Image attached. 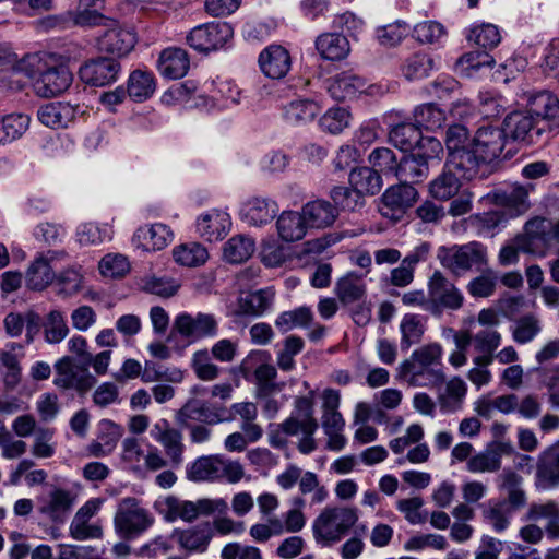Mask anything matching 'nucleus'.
<instances>
[{
  "mask_svg": "<svg viewBox=\"0 0 559 559\" xmlns=\"http://www.w3.org/2000/svg\"><path fill=\"white\" fill-rule=\"evenodd\" d=\"M443 348L439 343H430L415 349L399 366V376L411 386L437 388L444 382L442 370Z\"/></svg>",
  "mask_w": 559,
  "mask_h": 559,
  "instance_id": "f257e3e1",
  "label": "nucleus"
},
{
  "mask_svg": "<svg viewBox=\"0 0 559 559\" xmlns=\"http://www.w3.org/2000/svg\"><path fill=\"white\" fill-rule=\"evenodd\" d=\"M155 508L168 523H173L178 520L190 523L200 516H209L214 513H225L228 509V504L222 498H201L195 501H191L176 496H167L157 500L155 502Z\"/></svg>",
  "mask_w": 559,
  "mask_h": 559,
  "instance_id": "f03ea898",
  "label": "nucleus"
},
{
  "mask_svg": "<svg viewBox=\"0 0 559 559\" xmlns=\"http://www.w3.org/2000/svg\"><path fill=\"white\" fill-rule=\"evenodd\" d=\"M186 476L189 480L239 483L245 476L243 466L238 462L221 454L203 455L186 466Z\"/></svg>",
  "mask_w": 559,
  "mask_h": 559,
  "instance_id": "7ed1b4c3",
  "label": "nucleus"
},
{
  "mask_svg": "<svg viewBox=\"0 0 559 559\" xmlns=\"http://www.w3.org/2000/svg\"><path fill=\"white\" fill-rule=\"evenodd\" d=\"M559 243V221L552 222L544 217H534L526 222L524 230L516 237L521 251L545 257Z\"/></svg>",
  "mask_w": 559,
  "mask_h": 559,
  "instance_id": "20e7f679",
  "label": "nucleus"
},
{
  "mask_svg": "<svg viewBox=\"0 0 559 559\" xmlns=\"http://www.w3.org/2000/svg\"><path fill=\"white\" fill-rule=\"evenodd\" d=\"M154 522V515L133 497L120 500L114 518L115 530L124 538L142 535L153 526Z\"/></svg>",
  "mask_w": 559,
  "mask_h": 559,
  "instance_id": "39448f33",
  "label": "nucleus"
},
{
  "mask_svg": "<svg viewBox=\"0 0 559 559\" xmlns=\"http://www.w3.org/2000/svg\"><path fill=\"white\" fill-rule=\"evenodd\" d=\"M438 259L445 269L456 275L474 266L480 269L488 262L486 247L477 241L450 248L442 247L439 249Z\"/></svg>",
  "mask_w": 559,
  "mask_h": 559,
  "instance_id": "423d86ee",
  "label": "nucleus"
},
{
  "mask_svg": "<svg viewBox=\"0 0 559 559\" xmlns=\"http://www.w3.org/2000/svg\"><path fill=\"white\" fill-rule=\"evenodd\" d=\"M430 313L440 317L443 311H457L464 305L462 290L440 271H435L427 282Z\"/></svg>",
  "mask_w": 559,
  "mask_h": 559,
  "instance_id": "0eeeda50",
  "label": "nucleus"
},
{
  "mask_svg": "<svg viewBox=\"0 0 559 559\" xmlns=\"http://www.w3.org/2000/svg\"><path fill=\"white\" fill-rule=\"evenodd\" d=\"M173 331L189 343H195L215 337L218 334V321L212 313L183 311L175 317Z\"/></svg>",
  "mask_w": 559,
  "mask_h": 559,
  "instance_id": "6e6552de",
  "label": "nucleus"
},
{
  "mask_svg": "<svg viewBox=\"0 0 559 559\" xmlns=\"http://www.w3.org/2000/svg\"><path fill=\"white\" fill-rule=\"evenodd\" d=\"M233 27L227 22H210L193 27L187 35V44L199 52H211L223 48L233 37Z\"/></svg>",
  "mask_w": 559,
  "mask_h": 559,
  "instance_id": "1a4fd4ad",
  "label": "nucleus"
},
{
  "mask_svg": "<svg viewBox=\"0 0 559 559\" xmlns=\"http://www.w3.org/2000/svg\"><path fill=\"white\" fill-rule=\"evenodd\" d=\"M357 519L356 511L350 508L325 509L314 521V535L329 542L340 540Z\"/></svg>",
  "mask_w": 559,
  "mask_h": 559,
  "instance_id": "9d476101",
  "label": "nucleus"
},
{
  "mask_svg": "<svg viewBox=\"0 0 559 559\" xmlns=\"http://www.w3.org/2000/svg\"><path fill=\"white\" fill-rule=\"evenodd\" d=\"M56 377L53 383L59 389L75 390L85 394L96 384V378L85 365H78L70 356H63L55 364Z\"/></svg>",
  "mask_w": 559,
  "mask_h": 559,
  "instance_id": "9b49d317",
  "label": "nucleus"
},
{
  "mask_svg": "<svg viewBox=\"0 0 559 559\" xmlns=\"http://www.w3.org/2000/svg\"><path fill=\"white\" fill-rule=\"evenodd\" d=\"M120 62L112 57H96L86 60L79 68L80 80L90 86L104 87L118 81L121 74Z\"/></svg>",
  "mask_w": 559,
  "mask_h": 559,
  "instance_id": "f8f14e48",
  "label": "nucleus"
},
{
  "mask_svg": "<svg viewBox=\"0 0 559 559\" xmlns=\"http://www.w3.org/2000/svg\"><path fill=\"white\" fill-rule=\"evenodd\" d=\"M106 29L97 37V48L100 51L117 56H127L136 44L135 34L121 26L118 22L111 21L104 24Z\"/></svg>",
  "mask_w": 559,
  "mask_h": 559,
  "instance_id": "ddd939ff",
  "label": "nucleus"
},
{
  "mask_svg": "<svg viewBox=\"0 0 559 559\" xmlns=\"http://www.w3.org/2000/svg\"><path fill=\"white\" fill-rule=\"evenodd\" d=\"M507 138L523 142L527 145L535 143L542 135L538 120L526 111H513L503 121Z\"/></svg>",
  "mask_w": 559,
  "mask_h": 559,
  "instance_id": "4468645a",
  "label": "nucleus"
},
{
  "mask_svg": "<svg viewBox=\"0 0 559 559\" xmlns=\"http://www.w3.org/2000/svg\"><path fill=\"white\" fill-rule=\"evenodd\" d=\"M271 355L266 350H252L243 360V368L254 367V378L259 396H267L275 391L276 368L270 364Z\"/></svg>",
  "mask_w": 559,
  "mask_h": 559,
  "instance_id": "2eb2a0df",
  "label": "nucleus"
},
{
  "mask_svg": "<svg viewBox=\"0 0 559 559\" xmlns=\"http://www.w3.org/2000/svg\"><path fill=\"white\" fill-rule=\"evenodd\" d=\"M150 433L151 437L164 448L171 466H180L183 462L185 451L182 433L178 429L171 427L167 419L156 421Z\"/></svg>",
  "mask_w": 559,
  "mask_h": 559,
  "instance_id": "dca6fc26",
  "label": "nucleus"
},
{
  "mask_svg": "<svg viewBox=\"0 0 559 559\" xmlns=\"http://www.w3.org/2000/svg\"><path fill=\"white\" fill-rule=\"evenodd\" d=\"M445 164L449 169L457 173L461 178L472 180L483 177L489 163L472 146L451 153Z\"/></svg>",
  "mask_w": 559,
  "mask_h": 559,
  "instance_id": "f3484780",
  "label": "nucleus"
},
{
  "mask_svg": "<svg viewBox=\"0 0 559 559\" xmlns=\"http://www.w3.org/2000/svg\"><path fill=\"white\" fill-rule=\"evenodd\" d=\"M38 511L52 522H63L75 503V495L70 490L55 487L38 499Z\"/></svg>",
  "mask_w": 559,
  "mask_h": 559,
  "instance_id": "a211bd4d",
  "label": "nucleus"
},
{
  "mask_svg": "<svg viewBox=\"0 0 559 559\" xmlns=\"http://www.w3.org/2000/svg\"><path fill=\"white\" fill-rule=\"evenodd\" d=\"M64 251H48L35 258L26 271V283L31 289L43 290L56 280L51 263L62 260Z\"/></svg>",
  "mask_w": 559,
  "mask_h": 559,
  "instance_id": "6ab92c4d",
  "label": "nucleus"
},
{
  "mask_svg": "<svg viewBox=\"0 0 559 559\" xmlns=\"http://www.w3.org/2000/svg\"><path fill=\"white\" fill-rule=\"evenodd\" d=\"M535 486L538 490H550L559 487V440L539 454Z\"/></svg>",
  "mask_w": 559,
  "mask_h": 559,
  "instance_id": "aec40b11",
  "label": "nucleus"
},
{
  "mask_svg": "<svg viewBox=\"0 0 559 559\" xmlns=\"http://www.w3.org/2000/svg\"><path fill=\"white\" fill-rule=\"evenodd\" d=\"M506 139L503 129L486 124L477 130L472 140V146L490 163L500 156L506 145Z\"/></svg>",
  "mask_w": 559,
  "mask_h": 559,
  "instance_id": "412c9836",
  "label": "nucleus"
},
{
  "mask_svg": "<svg viewBox=\"0 0 559 559\" xmlns=\"http://www.w3.org/2000/svg\"><path fill=\"white\" fill-rule=\"evenodd\" d=\"M231 226L228 213L219 210H210L201 214L195 222L199 236L210 242L223 239Z\"/></svg>",
  "mask_w": 559,
  "mask_h": 559,
  "instance_id": "4be33fe9",
  "label": "nucleus"
},
{
  "mask_svg": "<svg viewBox=\"0 0 559 559\" xmlns=\"http://www.w3.org/2000/svg\"><path fill=\"white\" fill-rule=\"evenodd\" d=\"M171 537H175L180 548L186 551L203 554L213 538V527L210 523H201L188 528H175Z\"/></svg>",
  "mask_w": 559,
  "mask_h": 559,
  "instance_id": "5701e85b",
  "label": "nucleus"
},
{
  "mask_svg": "<svg viewBox=\"0 0 559 559\" xmlns=\"http://www.w3.org/2000/svg\"><path fill=\"white\" fill-rule=\"evenodd\" d=\"M281 429L285 435L298 436L301 438L298 442V450L302 454H310L317 449L314 433L318 430L317 419H308L305 417L290 414L282 424Z\"/></svg>",
  "mask_w": 559,
  "mask_h": 559,
  "instance_id": "b1692460",
  "label": "nucleus"
},
{
  "mask_svg": "<svg viewBox=\"0 0 559 559\" xmlns=\"http://www.w3.org/2000/svg\"><path fill=\"white\" fill-rule=\"evenodd\" d=\"M280 211L277 202L270 198L254 197L242 203L241 218L251 226H263L271 223Z\"/></svg>",
  "mask_w": 559,
  "mask_h": 559,
  "instance_id": "393cba45",
  "label": "nucleus"
},
{
  "mask_svg": "<svg viewBox=\"0 0 559 559\" xmlns=\"http://www.w3.org/2000/svg\"><path fill=\"white\" fill-rule=\"evenodd\" d=\"M72 83V73L67 67H51L43 71L34 84L41 97H53L64 92Z\"/></svg>",
  "mask_w": 559,
  "mask_h": 559,
  "instance_id": "a878e982",
  "label": "nucleus"
},
{
  "mask_svg": "<svg viewBox=\"0 0 559 559\" xmlns=\"http://www.w3.org/2000/svg\"><path fill=\"white\" fill-rule=\"evenodd\" d=\"M261 71L271 79H282L290 70V55L281 45H270L259 56Z\"/></svg>",
  "mask_w": 559,
  "mask_h": 559,
  "instance_id": "bb28decb",
  "label": "nucleus"
},
{
  "mask_svg": "<svg viewBox=\"0 0 559 559\" xmlns=\"http://www.w3.org/2000/svg\"><path fill=\"white\" fill-rule=\"evenodd\" d=\"M511 447L504 442H495L467 460V471L474 474L496 473L501 468V460Z\"/></svg>",
  "mask_w": 559,
  "mask_h": 559,
  "instance_id": "cd10ccee",
  "label": "nucleus"
},
{
  "mask_svg": "<svg viewBox=\"0 0 559 559\" xmlns=\"http://www.w3.org/2000/svg\"><path fill=\"white\" fill-rule=\"evenodd\" d=\"M225 413L224 407H214L205 402H188L179 412V421L182 426H188L187 420L216 425L233 419L226 417Z\"/></svg>",
  "mask_w": 559,
  "mask_h": 559,
  "instance_id": "c85d7f7f",
  "label": "nucleus"
},
{
  "mask_svg": "<svg viewBox=\"0 0 559 559\" xmlns=\"http://www.w3.org/2000/svg\"><path fill=\"white\" fill-rule=\"evenodd\" d=\"M80 112L78 105L70 103L56 102L48 103L39 107L37 111L38 120L46 127L52 129L68 128Z\"/></svg>",
  "mask_w": 559,
  "mask_h": 559,
  "instance_id": "c756f323",
  "label": "nucleus"
},
{
  "mask_svg": "<svg viewBox=\"0 0 559 559\" xmlns=\"http://www.w3.org/2000/svg\"><path fill=\"white\" fill-rule=\"evenodd\" d=\"M173 238L174 234L167 225L156 223L140 227L133 236V243L145 251H156L167 247Z\"/></svg>",
  "mask_w": 559,
  "mask_h": 559,
  "instance_id": "7c9ffc66",
  "label": "nucleus"
},
{
  "mask_svg": "<svg viewBox=\"0 0 559 559\" xmlns=\"http://www.w3.org/2000/svg\"><path fill=\"white\" fill-rule=\"evenodd\" d=\"M158 71L167 79L178 80L183 78L190 68L188 52L178 47L164 49L158 58Z\"/></svg>",
  "mask_w": 559,
  "mask_h": 559,
  "instance_id": "2f4dec72",
  "label": "nucleus"
},
{
  "mask_svg": "<svg viewBox=\"0 0 559 559\" xmlns=\"http://www.w3.org/2000/svg\"><path fill=\"white\" fill-rule=\"evenodd\" d=\"M367 87L364 78L353 71H344L335 75L329 86V94L336 100H347L355 98Z\"/></svg>",
  "mask_w": 559,
  "mask_h": 559,
  "instance_id": "473e14b6",
  "label": "nucleus"
},
{
  "mask_svg": "<svg viewBox=\"0 0 559 559\" xmlns=\"http://www.w3.org/2000/svg\"><path fill=\"white\" fill-rule=\"evenodd\" d=\"M320 106L309 98H296L282 108L284 121L290 126H305L314 120L320 112Z\"/></svg>",
  "mask_w": 559,
  "mask_h": 559,
  "instance_id": "72a5a7b5",
  "label": "nucleus"
},
{
  "mask_svg": "<svg viewBox=\"0 0 559 559\" xmlns=\"http://www.w3.org/2000/svg\"><path fill=\"white\" fill-rule=\"evenodd\" d=\"M526 106L537 120H551L559 114V98L547 90L527 93Z\"/></svg>",
  "mask_w": 559,
  "mask_h": 559,
  "instance_id": "f704fd0d",
  "label": "nucleus"
},
{
  "mask_svg": "<svg viewBox=\"0 0 559 559\" xmlns=\"http://www.w3.org/2000/svg\"><path fill=\"white\" fill-rule=\"evenodd\" d=\"M301 212L309 228L330 227L338 215L334 205L321 199L307 202L301 207Z\"/></svg>",
  "mask_w": 559,
  "mask_h": 559,
  "instance_id": "c9c22d12",
  "label": "nucleus"
},
{
  "mask_svg": "<svg viewBox=\"0 0 559 559\" xmlns=\"http://www.w3.org/2000/svg\"><path fill=\"white\" fill-rule=\"evenodd\" d=\"M366 283L361 275L349 272L341 277L334 288L340 302L344 306L357 304L366 298Z\"/></svg>",
  "mask_w": 559,
  "mask_h": 559,
  "instance_id": "e433bc0d",
  "label": "nucleus"
},
{
  "mask_svg": "<svg viewBox=\"0 0 559 559\" xmlns=\"http://www.w3.org/2000/svg\"><path fill=\"white\" fill-rule=\"evenodd\" d=\"M316 49L322 59L330 61L343 60L350 51L348 39L338 33H324L318 36Z\"/></svg>",
  "mask_w": 559,
  "mask_h": 559,
  "instance_id": "4c0bfd02",
  "label": "nucleus"
},
{
  "mask_svg": "<svg viewBox=\"0 0 559 559\" xmlns=\"http://www.w3.org/2000/svg\"><path fill=\"white\" fill-rule=\"evenodd\" d=\"M302 212L283 211L277 221L276 227L281 239L287 242L301 240L309 228Z\"/></svg>",
  "mask_w": 559,
  "mask_h": 559,
  "instance_id": "58836bf2",
  "label": "nucleus"
},
{
  "mask_svg": "<svg viewBox=\"0 0 559 559\" xmlns=\"http://www.w3.org/2000/svg\"><path fill=\"white\" fill-rule=\"evenodd\" d=\"M499 490L507 492L511 508L520 509L526 504V493L522 489L523 478L512 469H503L496 478Z\"/></svg>",
  "mask_w": 559,
  "mask_h": 559,
  "instance_id": "ea45409f",
  "label": "nucleus"
},
{
  "mask_svg": "<svg viewBox=\"0 0 559 559\" xmlns=\"http://www.w3.org/2000/svg\"><path fill=\"white\" fill-rule=\"evenodd\" d=\"M429 174V165L425 157L415 153L404 156L397 164L395 176L400 181L408 183H419L424 181Z\"/></svg>",
  "mask_w": 559,
  "mask_h": 559,
  "instance_id": "a19ab883",
  "label": "nucleus"
},
{
  "mask_svg": "<svg viewBox=\"0 0 559 559\" xmlns=\"http://www.w3.org/2000/svg\"><path fill=\"white\" fill-rule=\"evenodd\" d=\"M156 83L152 72L136 69L132 71L127 81V94L136 102L148 99L155 92Z\"/></svg>",
  "mask_w": 559,
  "mask_h": 559,
  "instance_id": "79ce46f5",
  "label": "nucleus"
},
{
  "mask_svg": "<svg viewBox=\"0 0 559 559\" xmlns=\"http://www.w3.org/2000/svg\"><path fill=\"white\" fill-rule=\"evenodd\" d=\"M399 330L401 333L400 346L403 350H407L421 342L426 331V319L417 313H406L401 319Z\"/></svg>",
  "mask_w": 559,
  "mask_h": 559,
  "instance_id": "37998d69",
  "label": "nucleus"
},
{
  "mask_svg": "<svg viewBox=\"0 0 559 559\" xmlns=\"http://www.w3.org/2000/svg\"><path fill=\"white\" fill-rule=\"evenodd\" d=\"M349 183L362 200L365 194L373 195L381 190L382 179L377 169L359 167L350 171Z\"/></svg>",
  "mask_w": 559,
  "mask_h": 559,
  "instance_id": "c03bdc74",
  "label": "nucleus"
},
{
  "mask_svg": "<svg viewBox=\"0 0 559 559\" xmlns=\"http://www.w3.org/2000/svg\"><path fill=\"white\" fill-rule=\"evenodd\" d=\"M418 193L413 185L400 181L392 186L382 194V204L390 210H403L411 207L417 200Z\"/></svg>",
  "mask_w": 559,
  "mask_h": 559,
  "instance_id": "a18cd8bd",
  "label": "nucleus"
},
{
  "mask_svg": "<svg viewBox=\"0 0 559 559\" xmlns=\"http://www.w3.org/2000/svg\"><path fill=\"white\" fill-rule=\"evenodd\" d=\"M400 70L403 78L409 82L423 80L435 70V61L427 53L415 52L404 59Z\"/></svg>",
  "mask_w": 559,
  "mask_h": 559,
  "instance_id": "49530a36",
  "label": "nucleus"
},
{
  "mask_svg": "<svg viewBox=\"0 0 559 559\" xmlns=\"http://www.w3.org/2000/svg\"><path fill=\"white\" fill-rule=\"evenodd\" d=\"M527 520H547L546 533L551 538H559V506L555 501L533 503L527 511Z\"/></svg>",
  "mask_w": 559,
  "mask_h": 559,
  "instance_id": "de8ad7c7",
  "label": "nucleus"
},
{
  "mask_svg": "<svg viewBox=\"0 0 559 559\" xmlns=\"http://www.w3.org/2000/svg\"><path fill=\"white\" fill-rule=\"evenodd\" d=\"M467 393L466 383L459 377H453L445 384V390L438 396L440 408L444 413H454L462 407Z\"/></svg>",
  "mask_w": 559,
  "mask_h": 559,
  "instance_id": "09e8293b",
  "label": "nucleus"
},
{
  "mask_svg": "<svg viewBox=\"0 0 559 559\" xmlns=\"http://www.w3.org/2000/svg\"><path fill=\"white\" fill-rule=\"evenodd\" d=\"M461 188V181L456 174L447 165L443 171L429 185L430 194L438 200H449L456 195Z\"/></svg>",
  "mask_w": 559,
  "mask_h": 559,
  "instance_id": "8fccbe9b",
  "label": "nucleus"
},
{
  "mask_svg": "<svg viewBox=\"0 0 559 559\" xmlns=\"http://www.w3.org/2000/svg\"><path fill=\"white\" fill-rule=\"evenodd\" d=\"M420 136L421 132L415 122L396 124L389 133L390 142L403 152L415 148Z\"/></svg>",
  "mask_w": 559,
  "mask_h": 559,
  "instance_id": "3c124183",
  "label": "nucleus"
},
{
  "mask_svg": "<svg viewBox=\"0 0 559 559\" xmlns=\"http://www.w3.org/2000/svg\"><path fill=\"white\" fill-rule=\"evenodd\" d=\"M414 122L421 129L436 131L445 122V114L432 103L423 104L414 109Z\"/></svg>",
  "mask_w": 559,
  "mask_h": 559,
  "instance_id": "603ef678",
  "label": "nucleus"
},
{
  "mask_svg": "<svg viewBox=\"0 0 559 559\" xmlns=\"http://www.w3.org/2000/svg\"><path fill=\"white\" fill-rule=\"evenodd\" d=\"M254 249L255 245L251 238L237 235L224 245L223 255L230 263H241L252 255Z\"/></svg>",
  "mask_w": 559,
  "mask_h": 559,
  "instance_id": "864d4df0",
  "label": "nucleus"
},
{
  "mask_svg": "<svg viewBox=\"0 0 559 559\" xmlns=\"http://www.w3.org/2000/svg\"><path fill=\"white\" fill-rule=\"evenodd\" d=\"M542 321L536 314H525L515 321L512 338L518 344H527L542 332Z\"/></svg>",
  "mask_w": 559,
  "mask_h": 559,
  "instance_id": "5fc2aeb1",
  "label": "nucleus"
},
{
  "mask_svg": "<svg viewBox=\"0 0 559 559\" xmlns=\"http://www.w3.org/2000/svg\"><path fill=\"white\" fill-rule=\"evenodd\" d=\"M173 254L177 263L189 267L202 265L209 259V253L205 247L197 242L176 247Z\"/></svg>",
  "mask_w": 559,
  "mask_h": 559,
  "instance_id": "6e6d98bb",
  "label": "nucleus"
},
{
  "mask_svg": "<svg viewBox=\"0 0 559 559\" xmlns=\"http://www.w3.org/2000/svg\"><path fill=\"white\" fill-rule=\"evenodd\" d=\"M313 320V313L309 307L302 306L290 311L282 312L275 320V325L282 332H288L295 328H307Z\"/></svg>",
  "mask_w": 559,
  "mask_h": 559,
  "instance_id": "4d7b16f0",
  "label": "nucleus"
},
{
  "mask_svg": "<svg viewBox=\"0 0 559 559\" xmlns=\"http://www.w3.org/2000/svg\"><path fill=\"white\" fill-rule=\"evenodd\" d=\"M111 236L112 229L108 224L83 223L76 229L78 241L83 246L99 245Z\"/></svg>",
  "mask_w": 559,
  "mask_h": 559,
  "instance_id": "13d9d810",
  "label": "nucleus"
},
{
  "mask_svg": "<svg viewBox=\"0 0 559 559\" xmlns=\"http://www.w3.org/2000/svg\"><path fill=\"white\" fill-rule=\"evenodd\" d=\"M212 355L207 349H199L191 356L190 366L198 379L214 381L219 376V367L212 361Z\"/></svg>",
  "mask_w": 559,
  "mask_h": 559,
  "instance_id": "bf43d9fd",
  "label": "nucleus"
},
{
  "mask_svg": "<svg viewBox=\"0 0 559 559\" xmlns=\"http://www.w3.org/2000/svg\"><path fill=\"white\" fill-rule=\"evenodd\" d=\"M69 334L64 314L57 309L49 311L44 322L45 341L49 344L62 342Z\"/></svg>",
  "mask_w": 559,
  "mask_h": 559,
  "instance_id": "052dcab7",
  "label": "nucleus"
},
{
  "mask_svg": "<svg viewBox=\"0 0 559 559\" xmlns=\"http://www.w3.org/2000/svg\"><path fill=\"white\" fill-rule=\"evenodd\" d=\"M305 346L301 337L289 335L284 340L283 348L276 355V364L282 371H292L296 368L295 356H297Z\"/></svg>",
  "mask_w": 559,
  "mask_h": 559,
  "instance_id": "680f3d73",
  "label": "nucleus"
},
{
  "mask_svg": "<svg viewBox=\"0 0 559 559\" xmlns=\"http://www.w3.org/2000/svg\"><path fill=\"white\" fill-rule=\"evenodd\" d=\"M507 106V99L496 92L481 91L478 94V112L486 119L499 117Z\"/></svg>",
  "mask_w": 559,
  "mask_h": 559,
  "instance_id": "e2e57ef3",
  "label": "nucleus"
},
{
  "mask_svg": "<svg viewBox=\"0 0 559 559\" xmlns=\"http://www.w3.org/2000/svg\"><path fill=\"white\" fill-rule=\"evenodd\" d=\"M298 488L301 496L311 495V504L322 503L329 496L325 486L320 484L318 475L310 471L302 472Z\"/></svg>",
  "mask_w": 559,
  "mask_h": 559,
  "instance_id": "0e129e2a",
  "label": "nucleus"
},
{
  "mask_svg": "<svg viewBox=\"0 0 559 559\" xmlns=\"http://www.w3.org/2000/svg\"><path fill=\"white\" fill-rule=\"evenodd\" d=\"M274 293L271 289H260L241 299V309L251 316L263 314L273 304Z\"/></svg>",
  "mask_w": 559,
  "mask_h": 559,
  "instance_id": "69168bd1",
  "label": "nucleus"
},
{
  "mask_svg": "<svg viewBox=\"0 0 559 559\" xmlns=\"http://www.w3.org/2000/svg\"><path fill=\"white\" fill-rule=\"evenodd\" d=\"M498 277L491 270L474 277L466 285L468 294L474 298H488L495 294Z\"/></svg>",
  "mask_w": 559,
  "mask_h": 559,
  "instance_id": "338daca9",
  "label": "nucleus"
},
{
  "mask_svg": "<svg viewBox=\"0 0 559 559\" xmlns=\"http://www.w3.org/2000/svg\"><path fill=\"white\" fill-rule=\"evenodd\" d=\"M350 112L344 107L330 108L321 118V128L332 134L341 133L349 126Z\"/></svg>",
  "mask_w": 559,
  "mask_h": 559,
  "instance_id": "774afa93",
  "label": "nucleus"
}]
</instances>
